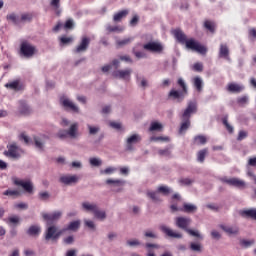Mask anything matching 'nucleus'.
<instances>
[{
    "mask_svg": "<svg viewBox=\"0 0 256 256\" xmlns=\"http://www.w3.org/2000/svg\"><path fill=\"white\" fill-rule=\"evenodd\" d=\"M193 113H197V102L196 101L188 102V106L182 115L184 122L181 124L180 133H183V131H187L189 129V127L191 125V122L189 121V117H191V115H193Z\"/></svg>",
    "mask_w": 256,
    "mask_h": 256,
    "instance_id": "obj_1",
    "label": "nucleus"
},
{
    "mask_svg": "<svg viewBox=\"0 0 256 256\" xmlns=\"http://www.w3.org/2000/svg\"><path fill=\"white\" fill-rule=\"evenodd\" d=\"M184 45H186V49H189L190 51H195L200 55H205L207 53V47L201 45V43L193 38L188 39L186 43H184Z\"/></svg>",
    "mask_w": 256,
    "mask_h": 256,
    "instance_id": "obj_2",
    "label": "nucleus"
},
{
    "mask_svg": "<svg viewBox=\"0 0 256 256\" xmlns=\"http://www.w3.org/2000/svg\"><path fill=\"white\" fill-rule=\"evenodd\" d=\"M60 105L65 109V111H71L72 113H80L81 109L75 102H73L69 97L62 96L60 97Z\"/></svg>",
    "mask_w": 256,
    "mask_h": 256,
    "instance_id": "obj_3",
    "label": "nucleus"
},
{
    "mask_svg": "<svg viewBox=\"0 0 256 256\" xmlns=\"http://www.w3.org/2000/svg\"><path fill=\"white\" fill-rule=\"evenodd\" d=\"M63 233H65L64 229L60 230L59 227L50 225L45 231V239L46 241H51V239L52 241H55V239H59Z\"/></svg>",
    "mask_w": 256,
    "mask_h": 256,
    "instance_id": "obj_4",
    "label": "nucleus"
},
{
    "mask_svg": "<svg viewBox=\"0 0 256 256\" xmlns=\"http://www.w3.org/2000/svg\"><path fill=\"white\" fill-rule=\"evenodd\" d=\"M7 149L8 150L4 152V155L10 159H19L23 153L21 147H19L15 142L10 143L7 146Z\"/></svg>",
    "mask_w": 256,
    "mask_h": 256,
    "instance_id": "obj_5",
    "label": "nucleus"
},
{
    "mask_svg": "<svg viewBox=\"0 0 256 256\" xmlns=\"http://www.w3.org/2000/svg\"><path fill=\"white\" fill-rule=\"evenodd\" d=\"M20 53L22 57H26V59H30V57H33L35 53H37V48L33 46L29 42H22L20 45Z\"/></svg>",
    "mask_w": 256,
    "mask_h": 256,
    "instance_id": "obj_6",
    "label": "nucleus"
},
{
    "mask_svg": "<svg viewBox=\"0 0 256 256\" xmlns=\"http://www.w3.org/2000/svg\"><path fill=\"white\" fill-rule=\"evenodd\" d=\"M143 49L145 51H149L150 53H163L165 46L159 41H150L143 45Z\"/></svg>",
    "mask_w": 256,
    "mask_h": 256,
    "instance_id": "obj_7",
    "label": "nucleus"
},
{
    "mask_svg": "<svg viewBox=\"0 0 256 256\" xmlns=\"http://www.w3.org/2000/svg\"><path fill=\"white\" fill-rule=\"evenodd\" d=\"M178 85L181 87L182 91L179 92L177 90H171L169 93L170 97H173V99H183L185 95H187V84L185 83V80L183 78L178 79Z\"/></svg>",
    "mask_w": 256,
    "mask_h": 256,
    "instance_id": "obj_8",
    "label": "nucleus"
},
{
    "mask_svg": "<svg viewBox=\"0 0 256 256\" xmlns=\"http://www.w3.org/2000/svg\"><path fill=\"white\" fill-rule=\"evenodd\" d=\"M115 79H122V81H131V75H133V69H118L112 73Z\"/></svg>",
    "mask_w": 256,
    "mask_h": 256,
    "instance_id": "obj_9",
    "label": "nucleus"
},
{
    "mask_svg": "<svg viewBox=\"0 0 256 256\" xmlns=\"http://www.w3.org/2000/svg\"><path fill=\"white\" fill-rule=\"evenodd\" d=\"M221 181L227 183V185H230L231 187H236L237 189H245V187H247V183L239 178L224 177Z\"/></svg>",
    "mask_w": 256,
    "mask_h": 256,
    "instance_id": "obj_10",
    "label": "nucleus"
},
{
    "mask_svg": "<svg viewBox=\"0 0 256 256\" xmlns=\"http://www.w3.org/2000/svg\"><path fill=\"white\" fill-rule=\"evenodd\" d=\"M192 223L191 218L179 216L175 218V225L178 229H182L183 231H187Z\"/></svg>",
    "mask_w": 256,
    "mask_h": 256,
    "instance_id": "obj_11",
    "label": "nucleus"
},
{
    "mask_svg": "<svg viewBox=\"0 0 256 256\" xmlns=\"http://www.w3.org/2000/svg\"><path fill=\"white\" fill-rule=\"evenodd\" d=\"M63 215V212L61 211H55L52 213H42V217L44 221L47 222V225H51V223L55 221H59Z\"/></svg>",
    "mask_w": 256,
    "mask_h": 256,
    "instance_id": "obj_12",
    "label": "nucleus"
},
{
    "mask_svg": "<svg viewBox=\"0 0 256 256\" xmlns=\"http://www.w3.org/2000/svg\"><path fill=\"white\" fill-rule=\"evenodd\" d=\"M60 183H62L63 185H76V183H79V176L77 175H71V174H66V175H62L59 178Z\"/></svg>",
    "mask_w": 256,
    "mask_h": 256,
    "instance_id": "obj_13",
    "label": "nucleus"
},
{
    "mask_svg": "<svg viewBox=\"0 0 256 256\" xmlns=\"http://www.w3.org/2000/svg\"><path fill=\"white\" fill-rule=\"evenodd\" d=\"M49 141V136L45 134H40L39 136L34 137V143L36 149L43 151L45 149V144Z\"/></svg>",
    "mask_w": 256,
    "mask_h": 256,
    "instance_id": "obj_14",
    "label": "nucleus"
},
{
    "mask_svg": "<svg viewBox=\"0 0 256 256\" xmlns=\"http://www.w3.org/2000/svg\"><path fill=\"white\" fill-rule=\"evenodd\" d=\"M160 230L162 233H165L167 237H171L172 239H183V234L167 227V225H161Z\"/></svg>",
    "mask_w": 256,
    "mask_h": 256,
    "instance_id": "obj_15",
    "label": "nucleus"
},
{
    "mask_svg": "<svg viewBox=\"0 0 256 256\" xmlns=\"http://www.w3.org/2000/svg\"><path fill=\"white\" fill-rule=\"evenodd\" d=\"M141 141V135L139 134H131L126 139V149L127 151H133V145H137V143H140Z\"/></svg>",
    "mask_w": 256,
    "mask_h": 256,
    "instance_id": "obj_16",
    "label": "nucleus"
},
{
    "mask_svg": "<svg viewBox=\"0 0 256 256\" xmlns=\"http://www.w3.org/2000/svg\"><path fill=\"white\" fill-rule=\"evenodd\" d=\"M14 184L18 187H22L26 193H33V182L30 180H14Z\"/></svg>",
    "mask_w": 256,
    "mask_h": 256,
    "instance_id": "obj_17",
    "label": "nucleus"
},
{
    "mask_svg": "<svg viewBox=\"0 0 256 256\" xmlns=\"http://www.w3.org/2000/svg\"><path fill=\"white\" fill-rule=\"evenodd\" d=\"M219 227L224 233H227V235H237V233H239V227L236 225L221 224Z\"/></svg>",
    "mask_w": 256,
    "mask_h": 256,
    "instance_id": "obj_18",
    "label": "nucleus"
},
{
    "mask_svg": "<svg viewBox=\"0 0 256 256\" xmlns=\"http://www.w3.org/2000/svg\"><path fill=\"white\" fill-rule=\"evenodd\" d=\"M68 131V137H70V139H78L79 137V123L74 122L70 125Z\"/></svg>",
    "mask_w": 256,
    "mask_h": 256,
    "instance_id": "obj_19",
    "label": "nucleus"
},
{
    "mask_svg": "<svg viewBox=\"0 0 256 256\" xmlns=\"http://www.w3.org/2000/svg\"><path fill=\"white\" fill-rule=\"evenodd\" d=\"M6 89H10V91H22L23 83L20 80H13L5 84Z\"/></svg>",
    "mask_w": 256,
    "mask_h": 256,
    "instance_id": "obj_20",
    "label": "nucleus"
},
{
    "mask_svg": "<svg viewBox=\"0 0 256 256\" xmlns=\"http://www.w3.org/2000/svg\"><path fill=\"white\" fill-rule=\"evenodd\" d=\"M81 207H82V211H85L86 213H93L94 214V212L97 211V208L99 206H97L95 203L85 201V202H82Z\"/></svg>",
    "mask_w": 256,
    "mask_h": 256,
    "instance_id": "obj_21",
    "label": "nucleus"
},
{
    "mask_svg": "<svg viewBox=\"0 0 256 256\" xmlns=\"http://www.w3.org/2000/svg\"><path fill=\"white\" fill-rule=\"evenodd\" d=\"M219 57H221L222 59H226V61L231 60V58L229 57V47L227 46V44H220Z\"/></svg>",
    "mask_w": 256,
    "mask_h": 256,
    "instance_id": "obj_22",
    "label": "nucleus"
},
{
    "mask_svg": "<svg viewBox=\"0 0 256 256\" xmlns=\"http://www.w3.org/2000/svg\"><path fill=\"white\" fill-rule=\"evenodd\" d=\"M173 35L175 37V39H177V41L179 43H181L182 45H185L187 39V35H185V33H183V31L176 29L173 31Z\"/></svg>",
    "mask_w": 256,
    "mask_h": 256,
    "instance_id": "obj_23",
    "label": "nucleus"
},
{
    "mask_svg": "<svg viewBox=\"0 0 256 256\" xmlns=\"http://www.w3.org/2000/svg\"><path fill=\"white\" fill-rule=\"evenodd\" d=\"M90 40L87 37H83L80 45L76 48V53H83L87 51V47H89Z\"/></svg>",
    "mask_w": 256,
    "mask_h": 256,
    "instance_id": "obj_24",
    "label": "nucleus"
},
{
    "mask_svg": "<svg viewBox=\"0 0 256 256\" xmlns=\"http://www.w3.org/2000/svg\"><path fill=\"white\" fill-rule=\"evenodd\" d=\"M227 89L230 93H241V91L245 89V86L237 83H230L228 84Z\"/></svg>",
    "mask_w": 256,
    "mask_h": 256,
    "instance_id": "obj_25",
    "label": "nucleus"
},
{
    "mask_svg": "<svg viewBox=\"0 0 256 256\" xmlns=\"http://www.w3.org/2000/svg\"><path fill=\"white\" fill-rule=\"evenodd\" d=\"M79 227H81V220H76L70 222L66 228H64L65 231H73L74 233L79 231Z\"/></svg>",
    "mask_w": 256,
    "mask_h": 256,
    "instance_id": "obj_26",
    "label": "nucleus"
},
{
    "mask_svg": "<svg viewBox=\"0 0 256 256\" xmlns=\"http://www.w3.org/2000/svg\"><path fill=\"white\" fill-rule=\"evenodd\" d=\"M136 83L138 87H140V89H143V90L149 87V80H147V78H145L144 76H137Z\"/></svg>",
    "mask_w": 256,
    "mask_h": 256,
    "instance_id": "obj_27",
    "label": "nucleus"
},
{
    "mask_svg": "<svg viewBox=\"0 0 256 256\" xmlns=\"http://www.w3.org/2000/svg\"><path fill=\"white\" fill-rule=\"evenodd\" d=\"M180 211H183V213H196L197 206L191 203H184L183 208H181Z\"/></svg>",
    "mask_w": 256,
    "mask_h": 256,
    "instance_id": "obj_28",
    "label": "nucleus"
},
{
    "mask_svg": "<svg viewBox=\"0 0 256 256\" xmlns=\"http://www.w3.org/2000/svg\"><path fill=\"white\" fill-rule=\"evenodd\" d=\"M41 233V226L39 225H32L27 230V235L31 237H37Z\"/></svg>",
    "mask_w": 256,
    "mask_h": 256,
    "instance_id": "obj_29",
    "label": "nucleus"
},
{
    "mask_svg": "<svg viewBox=\"0 0 256 256\" xmlns=\"http://www.w3.org/2000/svg\"><path fill=\"white\" fill-rule=\"evenodd\" d=\"M87 129H88V135L95 136V135H98L100 133L101 126L87 124Z\"/></svg>",
    "mask_w": 256,
    "mask_h": 256,
    "instance_id": "obj_30",
    "label": "nucleus"
},
{
    "mask_svg": "<svg viewBox=\"0 0 256 256\" xmlns=\"http://www.w3.org/2000/svg\"><path fill=\"white\" fill-rule=\"evenodd\" d=\"M7 21L10 23H13V25H19L21 23V18L15 14V13H10L6 16Z\"/></svg>",
    "mask_w": 256,
    "mask_h": 256,
    "instance_id": "obj_31",
    "label": "nucleus"
},
{
    "mask_svg": "<svg viewBox=\"0 0 256 256\" xmlns=\"http://www.w3.org/2000/svg\"><path fill=\"white\" fill-rule=\"evenodd\" d=\"M147 197L152 199V201H154V203H161V196L159 195V192L157 190L156 191H148Z\"/></svg>",
    "mask_w": 256,
    "mask_h": 256,
    "instance_id": "obj_32",
    "label": "nucleus"
},
{
    "mask_svg": "<svg viewBox=\"0 0 256 256\" xmlns=\"http://www.w3.org/2000/svg\"><path fill=\"white\" fill-rule=\"evenodd\" d=\"M19 113L20 115H29V113H31V108L27 105L26 101H22L19 107Z\"/></svg>",
    "mask_w": 256,
    "mask_h": 256,
    "instance_id": "obj_33",
    "label": "nucleus"
},
{
    "mask_svg": "<svg viewBox=\"0 0 256 256\" xmlns=\"http://www.w3.org/2000/svg\"><path fill=\"white\" fill-rule=\"evenodd\" d=\"M194 87L198 91V93H201L203 91V79L199 76L195 77L193 79Z\"/></svg>",
    "mask_w": 256,
    "mask_h": 256,
    "instance_id": "obj_34",
    "label": "nucleus"
},
{
    "mask_svg": "<svg viewBox=\"0 0 256 256\" xmlns=\"http://www.w3.org/2000/svg\"><path fill=\"white\" fill-rule=\"evenodd\" d=\"M95 219H98L99 221H105L107 219V213L103 210H100L99 207L94 212Z\"/></svg>",
    "mask_w": 256,
    "mask_h": 256,
    "instance_id": "obj_35",
    "label": "nucleus"
},
{
    "mask_svg": "<svg viewBox=\"0 0 256 256\" xmlns=\"http://www.w3.org/2000/svg\"><path fill=\"white\" fill-rule=\"evenodd\" d=\"M157 191L159 194L164 195V197H167L173 193V190L169 188L168 186H159L157 188Z\"/></svg>",
    "mask_w": 256,
    "mask_h": 256,
    "instance_id": "obj_36",
    "label": "nucleus"
},
{
    "mask_svg": "<svg viewBox=\"0 0 256 256\" xmlns=\"http://www.w3.org/2000/svg\"><path fill=\"white\" fill-rule=\"evenodd\" d=\"M127 15H129V10H122L114 15L113 20L119 22L121 19L127 17Z\"/></svg>",
    "mask_w": 256,
    "mask_h": 256,
    "instance_id": "obj_37",
    "label": "nucleus"
},
{
    "mask_svg": "<svg viewBox=\"0 0 256 256\" xmlns=\"http://www.w3.org/2000/svg\"><path fill=\"white\" fill-rule=\"evenodd\" d=\"M89 164L91 167H101V165H103V160L98 157H91L89 158Z\"/></svg>",
    "mask_w": 256,
    "mask_h": 256,
    "instance_id": "obj_38",
    "label": "nucleus"
},
{
    "mask_svg": "<svg viewBox=\"0 0 256 256\" xmlns=\"http://www.w3.org/2000/svg\"><path fill=\"white\" fill-rule=\"evenodd\" d=\"M106 185H115L116 187H121V185H125L124 180H119V179H107L105 181Z\"/></svg>",
    "mask_w": 256,
    "mask_h": 256,
    "instance_id": "obj_39",
    "label": "nucleus"
},
{
    "mask_svg": "<svg viewBox=\"0 0 256 256\" xmlns=\"http://www.w3.org/2000/svg\"><path fill=\"white\" fill-rule=\"evenodd\" d=\"M133 41V37H127L122 40H116V45L118 47H125V45H129Z\"/></svg>",
    "mask_w": 256,
    "mask_h": 256,
    "instance_id": "obj_40",
    "label": "nucleus"
},
{
    "mask_svg": "<svg viewBox=\"0 0 256 256\" xmlns=\"http://www.w3.org/2000/svg\"><path fill=\"white\" fill-rule=\"evenodd\" d=\"M190 249L191 251H195L196 253H201V251H203V246L199 242H191Z\"/></svg>",
    "mask_w": 256,
    "mask_h": 256,
    "instance_id": "obj_41",
    "label": "nucleus"
},
{
    "mask_svg": "<svg viewBox=\"0 0 256 256\" xmlns=\"http://www.w3.org/2000/svg\"><path fill=\"white\" fill-rule=\"evenodd\" d=\"M243 217H250V219L256 220V209H248L242 211Z\"/></svg>",
    "mask_w": 256,
    "mask_h": 256,
    "instance_id": "obj_42",
    "label": "nucleus"
},
{
    "mask_svg": "<svg viewBox=\"0 0 256 256\" xmlns=\"http://www.w3.org/2000/svg\"><path fill=\"white\" fill-rule=\"evenodd\" d=\"M116 171H117L116 167L109 166L105 169H101L100 170V175H113V173H115Z\"/></svg>",
    "mask_w": 256,
    "mask_h": 256,
    "instance_id": "obj_43",
    "label": "nucleus"
},
{
    "mask_svg": "<svg viewBox=\"0 0 256 256\" xmlns=\"http://www.w3.org/2000/svg\"><path fill=\"white\" fill-rule=\"evenodd\" d=\"M150 141H154L155 143L157 142H162V143H169L170 139L167 136H152L150 138Z\"/></svg>",
    "mask_w": 256,
    "mask_h": 256,
    "instance_id": "obj_44",
    "label": "nucleus"
},
{
    "mask_svg": "<svg viewBox=\"0 0 256 256\" xmlns=\"http://www.w3.org/2000/svg\"><path fill=\"white\" fill-rule=\"evenodd\" d=\"M84 225L91 231H95L97 229V225L93 220L84 219Z\"/></svg>",
    "mask_w": 256,
    "mask_h": 256,
    "instance_id": "obj_45",
    "label": "nucleus"
},
{
    "mask_svg": "<svg viewBox=\"0 0 256 256\" xmlns=\"http://www.w3.org/2000/svg\"><path fill=\"white\" fill-rule=\"evenodd\" d=\"M205 157H207V149L200 150L197 153V161L199 163H203L205 161Z\"/></svg>",
    "mask_w": 256,
    "mask_h": 256,
    "instance_id": "obj_46",
    "label": "nucleus"
},
{
    "mask_svg": "<svg viewBox=\"0 0 256 256\" xmlns=\"http://www.w3.org/2000/svg\"><path fill=\"white\" fill-rule=\"evenodd\" d=\"M163 129V124L159 122H152L149 131H161Z\"/></svg>",
    "mask_w": 256,
    "mask_h": 256,
    "instance_id": "obj_47",
    "label": "nucleus"
},
{
    "mask_svg": "<svg viewBox=\"0 0 256 256\" xmlns=\"http://www.w3.org/2000/svg\"><path fill=\"white\" fill-rule=\"evenodd\" d=\"M194 141L196 145H205V143H207V138L203 135H199L194 138Z\"/></svg>",
    "mask_w": 256,
    "mask_h": 256,
    "instance_id": "obj_48",
    "label": "nucleus"
},
{
    "mask_svg": "<svg viewBox=\"0 0 256 256\" xmlns=\"http://www.w3.org/2000/svg\"><path fill=\"white\" fill-rule=\"evenodd\" d=\"M127 247H139L141 245V241L139 239H131L126 241Z\"/></svg>",
    "mask_w": 256,
    "mask_h": 256,
    "instance_id": "obj_49",
    "label": "nucleus"
},
{
    "mask_svg": "<svg viewBox=\"0 0 256 256\" xmlns=\"http://www.w3.org/2000/svg\"><path fill=\"white\" fill-rule=\"evenodd\" d=\"M160 157H171V148H165L158 150Z\"/></svg>",
    "mask_w": 256,
    "mask_h": 256,
    "instance_id": "obj_50",
    "label": "nucleus"
},
{
    "mask_svg": "<svg viewBox=\"0 0 256 256\" xmlns=\"http://www.w3.org/2000/svg\"><path fill=\"white\" fill-rule=\"evenodd\" d=\"M186 233H188V235H191L192 237H197L198 239H203V236L201 235L199 230H192V229L188 228Z\"/></svg>",
    "mask_w": 256,
    "mask_h": 256,
    "instance_id": "obj_51",
    "label": "nucleus"
},
{
    "mask_svg": "<svg viewBox=\"0 0 256 256\" xmlns=\"http://www.w3.org/2000/svg\"><path fill=\"white\" fill-rule=\"evenodd\" d=\"M106 31H108L109 33H113V32H118L121 33L123 31V28L119 27V26H111V25H107L106 26Z\"/></svg>",
    "mask_w": 256,
    "mask_h": 256,
    "instance_id": "obj_52",
    "label": "nucleus"
},
{
    "mask_svg": "<svg viewBox=\"0 0 256 256\" xmlns=\"http://www.w3.org/2000/svg\"><path fill=\"white\" fill-rule=\"evenodd\" d=\"M73 42V37H67V36H63L60 38V43L62 45H69Z\"/></svg>",
    "mask_w": 256,
    "mask_h": 256,
    "instance_id": "obj_53",
    "label": "nucleus"
},
{
    "mask_svg": "<svg viewBox=\"0 0 256 256\" xmlns=\"http://www.w3.org/2000/svg\"><path fill=\"white\" fill-rule=\"evenodd\" d=\"M3 195H6L8 197H17L20 195L18 190H6Z\"/></svg>",
    "mask_w": 256,
    "mask_h": 256,
    "instance_id": "obj_54",
    "label": "nucleus"
},
{
    "mask_svg": "<svg viewBox=\"0 0 256 256\" xmlns=\"http://www.w3.org/2000/svg\"><path fill=\"white\" fill-rule=\"evenodd\" d=\"M144 236L145 237H148L149 239H157V233H155V231L153 230H147L145 233H144Z\"/></svg>",
    "mask_w": 256,
    "mask_h": 256,
    "instance_id": "obj_55",
    "label": "nucleus"
},
{
    "mask_svg": "<svg viewBox=\"0 0 256 256\" xmlns=\"http://www.w3.org/2000/svg\"><path fill=\"white\" fill-rule=\"evenodd\" d=\"M19 221H20L19 216H10L8 218V223L10 225H18Z\"/></svg>",
    "mask_w": 256,
    "mask_h": 256,
    "instance_id": "obj_56",
    "label": "nucleus"
},
{
    "mask_svg": "<svg viewBox=\"0 0 256 256\" xmlns=\"http://www.w3.org/2000/svg\"><path fill=\"white\" fill-rule=\"evenodd\" d=\"M206 29H208V31H211V33H213V31H215V23L211 22V21H206L204 23Z\"/></svg>",
    "mask_w": 256,
    "mask_h": 256,
    "instance_id": "obj_57",
    "label": "nucleus"
},
{
    "mask_svg": "<svg viewBox=\"0 0 256 256\" xmlns=\"http://www.w3.org/2000/svg\"><path fill=\"white\" fill-rule=\"evenodd\" d=\"M179 185H191L193 183V180L189 178H181L178 180Z\"/></svg>",
    "mask_w": 256,
    "mask_h": 256,
    "instance_id": "obj_58",
    "label": "nucleus"
},
{
    "mask_svg": "<svg viewBox=\"0 0 256 256\" xmlns=\"http://www.w3.org/2000/svg\"><path fill=\"white\" fill-rule=\"evenodd\" d=\"M241 245L247 249L251 245H255V240H242Z\"/></svg>",
    "mask_w": 256,
    "mask_h": 256,
    "instance_id": "obj_59",
    "label": "nucleus"
},
{
    "mask_svg": "<svg viewBox=\"0 0 256 256\" xmlns=\"http://www.w3.org/2000/svg\"><path fill=\"white\" fill-rule=\"evenodd\" d=\"M33 19V15L26 13V14H22L20 17V23H22V21H31Z\"/></svg>",
    "mask_w": 256,
    "mask_h": 256,
    "instance_id": "obj_60",
    "label": "nucleus"
},
{
    "mask_svg": "<svg viewBox=\"0 0 256 256\" xmlns=\"http://www.w3.org/2000/svg\"><path fill=\"white\" fill-rule=\"evenodd\" d=\"M247 135H248L247 131L242 130V131L239 132L237 140L238 141H243V139H247Z\"/></svg>",
    "mask_w": 256,
    "mask_h": 256,
    "instance_id": "obj_61",
    "label": "nucleus"
},
{
    "mask_svg": "<svg viewBox=\"0 0 256 256\" xmlns=\"http://www.w3.org/2000/svg\"><path fill=\"white\" fill-rule=\"evenodd\" d=\"M58 137L59 139H67V137H69V133L67 130H60L58 132Z\"/></svg>",
    "mask_w": 256,
    "mask_h": 256,
    "instance_id": "obj_62",
    "label": "nucleus"
},
{
    "mask_svg": "<svg viewBox=\"0 0 256 256\" xmlns=\"http://www.w3.org/2000/svg\"><path fill=\"white\" fill-rule=\"evenodd\" d=\"M71 167H73V169H83V163H81V161H74L71 163Z\"/></svg>",
    "mask_w": 256,
    "mask_h": 256,
    "instance_id": "obj_63",
    "label": "nucleus"
},
{
    "mask_svg": "<svg viewBox=\"0 0 256 256\" xmlns=\"http://www.w3.org/2000/svg\"><path fill=\"white\" fill-rule=\"evenodd\" d=\"M50 195L49 192H40L39 193V199H41L42 201H47V199H49Z\"/></svg>",
    "mask_w": 256,
    "mask_h": 256,
    "instance_id": "obj_64",
    "label": "nucleus"
}]
</instances>
